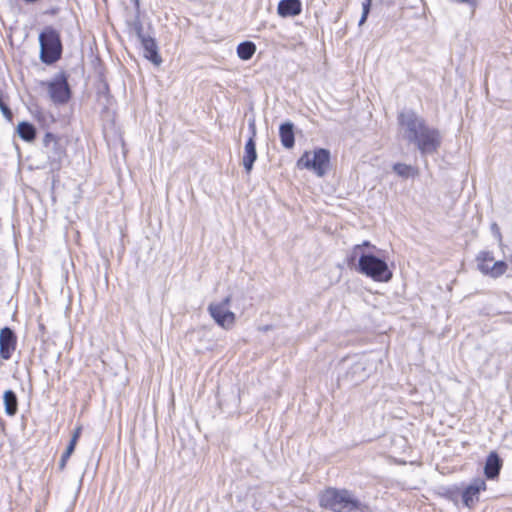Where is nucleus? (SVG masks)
Masks as SVG:
<instances>
[{
    "label": "nucleus",
    "mask_w": 512,
    "mask_h": 512,
    "mask_svg": "<svg viewBox=\"0 0 512 512\" xmlns=\"http://www.w3.org/2000/svg\"><path fill=\"white\" fill-rule=\"evenodd\" d=\"M5 412L9 416H14L18 411V399L14 391L6 390L3 395Z\"/></svg>",
    "instance_id": "a211bd4d"
},
{
    "label": "nucleus",
    "mask_w": 512,
    "mask_h": 512,
    "mask_svg": "<svg viewBox=\"0 0 512 512\" xmlns=\"http://www.w3.org/2000/svg\"><path fill=\"white\" fill-rule=\"evenodd\" d=\"M104 98L106 99V101H109V98L107 95H104Z\"/></svg>",
    "instance_id": "f704fd0d"
},
{
    "label": "nucleus",
    "mask_w": 512,
    "mask_h": 512,
    "mask_svg": "<svg viewBox=\"0 0 512 512\" xmlns=\"http://www.w3.org/2000/svg\"><path fill=\"white\" fill-rule=\"evenodd\" d=\"M137 16L133 22V29L140 44L143 56L155 66H160L163 62L159 54L158 45L154 38L152 25L147 22L144 24L139 15V0H135Z\"/></svg>",
    "instance_id": "7ed1b4c3"
},
{
    "label": "nucleus",
    "mask_w": 512,
    "mask_h": 512,
    "mask_svg": "<svg viewBox=\"0 0 512 512\" xmlns=\"http://www.w3.org/2000/svg\"><path fill=\"white\" fill-rule=\"evenodd\" d=\"M486 483L483 479H475L462 492V501L466 507H472L479 500V493L485 490Z\"/></svg>",
    "instance_id": "ddd939ff"
},
{
    "label": "nucleus",
    "mask_w": 512,
    "mask_h": 512,
    "mask_svg": "<svg viewBox=\"0 0 512 512\" xmlns=\"http://www.w3.org/2000/svg\"><path fill=\"white\" fill-rule=\"evenodd\" d=\"M358 271L377 282H388L393 277L387 263L371 253H362L359 256Z\"/></svg>",
    "instance_id": "20e7f679"
},
{
    "label": "nucleus",
    "mask_w": 512,
    "mask_h": 512,
    "mask_svg": "<svg viewBox=\"0 0 512 512\" xmlns=\"http://www.w3.org/2000/svg\"><path fill=\"white\" fill-rule=\"evenodd\" d=\"M17 132L20 138L27 142H31L36 137L35 127L28 122H20L17 126Z\"/></svg>",
    "instance_id": "6ab92c4d"
},
{
    "label": "nucleus",
    "mask_w": 512,
    "mask_h": 512,
    "mask_svg": "<svg viewBox=\"0 0 512 512\" xmlns=\"http://www.w3.org/2000/svg\"><path fill=\"white\" fill-rule=\"evenodd\" d=\"M17 345V337L14 331L9 327L0 330V357L3 360L11 358Z\"/></svg>",
    "instance_id": "f8f14e48"
},
{
    "label": "nucleus",
    "mask_w": 512,
    "mask_h": 512,
    "mask_svg": "<svg viewBox=\"0 0 512 512\" xmlns=\"http://www.w3.org/2000/svg\"><path fill=\"white\" fill-rule=\"evenodd\" d=\"M43 146L50 167L52 169H59L66 157V150L61 144L60 139L53 133L47 132L43 138Z\"/></svg>",
    "instance_id": "6e6552de"
},
{
    "label": "nucleus",
    "mask_w": 512,
    "mask_h": 512,
    "mask_svg": "<svg viewBox=\"0 0 512 512\" xmlns=\"http://www.w3.org/2000/svg\"><path fill=\"white\" fill-rule=\"evenodd\" d=\"M256 51V46L251 41H245L238 45L237 55L242 60H249L252 58Z\"/></svg>",
    "instance_id": "aec40b11"
},
{
    "label": "nucleus",
    "mask_w": 512,
    "mask_h": 512,
    "mask_svg": "<svg viewBox=\"0 0 512 512\" xmlns=\"http://www.w3.org/2000/svg\"><path fill=\"white\" fill-rule=\"evenodd\" d=\"M322 508L333 512H368V505L361 502L347 489L327 488L319 498Z\"/></svg>",
    "instance_id": "f03ea898"
},
{
    "label": "nucleus",
    "mask_w": 512,
    "mask_h": 512,
    "mask_svg": "<svg viewBox=\"0 0 512 512\" xmlns=\"http://www.w3.org/2000/svg\"><path fill=\"white\" fill-rule=\"evenodd\" d=\"M393 171L403 178L415 177L418 175V169L404 163H396L393 165Z\"/></svg>",
    "instance_id": "412c9836"
},
{
    "label": "nucleus",
    "mask_w": 512,
    "mask_h": 512,
    "mask_svg": "<svg viewBox=\"0 0 512 512\" xmlns=\"http://www.w3.org/2000/svg\"><path fill=\"white\" fill-rule=\"evenodd\" d=\"M75 447H76V445L69 442L66 450L64 451V453L62 455L69 458L72 455V453L74 452Z\"/></svg>",
    "instance_id": "cd10ccee"
},
{
    "label": "nucleus",
    "mask_w": 512,
    "mask_h": 512,
    "mask_svg": "<svg viewBox=\"0 0 512 512\" xmlns=\"http://www.w3.org/2000/svg\"><path fill=\"white\" fill-rule=\"evenodd\" d=\"M23 1H24V2H26V3H35V2H37L38 0H23Z\"/></svg>",
    "instance_id": "2f4dec72"
},
{
    "label": "nucleus",
    "mask_w": 512,
    "mask_h": 512,
    "mask_svg": "<svg viewBox=\"0 0 512 512\" xmlns=\"http://www.w3.org/2000/svg\"><path fill=\"white\" fill-rule=\"evenodd\" d=\"M68 457H65V456H61V459H60V462H59V469L62 471L64 470L65 466H66V463L68 461Z\"/></svg>",
    "instance_id": "c756f323"
},
{
    "label": "nucleus",
    "mask_w": 512,
    "mask_h": 512,
    "mask_svg": "<svg viewBox=\"0 0 512 512\" xmlns=\"http://www.w3.org/2000/svg\"><path fill=\"white\" fill-rule=\"evenodd\" d=\"M0 110L6 119H8V120L12 119V116H13L12 112H11L10 108L4 103L1 92H0Z\"/></svg>",
    "instance_id": "b1692460"
},
{
    "label": "nucleus",
    "mask_w": 512,
    "mask_h": 512,
    "mask_svg": "<svg viewBox=\"0 0 512 512\" xmlns=\"http://www.w3.org/2000/svg\"><path fill=\"white\" fill-rule=\"evenodd\" d=\"M372 368L368 359L365 356H360L351 364L342 378L350 384L358 385L370 376Z\"/></svg>",
    "instance_id": "1a4fd4ad"
},
{
    "label": "nucleus",
    "mask_w": 512,
    "mask_h": 512,
    "mask_svg": "<svg viewBox=\"0 0 512 512\" xmlns=\"http://www.w3.org/2000/svg\"><path fill=\"white\" fill-rule=\"evenodd\" d=\"M257 160V151H256V143L255 140L249 138L244 147V155L242 159V163L244 169L247 174H249L252 169L255 161Z\"/></svg>",
    "instance_id": "2eb2a0df"
},
{
    "label": "nucleus",
    "mask_w": 512,
    "mask_h": 512,
    "mask_svg": "<svg viewBox=\"0 0 512 512\" xmlns=\"http://www.w3.org/2000/svg\"><path fill=\"white\" fill-rule=\"evenodd\" d=\"M40 60L51 65L61 58L62 43L59 32L47 26L39 35Z\"/></svg>",
    "instance_id": "39448f33"
},
{
    "label": "nucleus",
    "mask_w": 512,
    "mask_h": 512,
    "mask_svg": "<svg viewBox=\"0 0 512 512\" xmlns=\"http://www.w3.org/2000/svg\"><path fill=\"white\" fill-rule=\"evenodd\" d=\"M104 98L106 99V101H109V98L107 95H104Z\"/></svg>",
    "instance_id": "72a5a7b5"
},
{
    "label": "nucleus",
    "mask_w": 512,
    "mask_h": 512,
    "mask_svg": "<svg viewBox=\"0 0 512 512\" xmlns=\"http://www.w3.org/2000/svg\"><path fill=\"white\" fill-rule=\"evenodd\" d=\"M279 136L281 144L285 148L291 149L295 144L293 124L291 122L281 124L279 128Z\"/></svg>",
    "instance_id": "f3484780"
},
{
    "label": "nucleus",
    "mask_w": 512,
    "mask_h": 512,
    "mask_svg": "<svg viewBox=\"0 0 512 512\" xmlns=\"http://www.w3.org/2000/svg\"><path fill=\"white\" fill-rule=\"evenodd\" d=\"M492 229H493V231H496L497 236H498L499 238H501V233H500L499 228H498V225H497L496 223H493V224H492Z\"/></svg>",
    "instance_id": "7c9ffc66"
},
{
    "label": "nucleus",
    "mask_w": 512,
    "mask_h": 512,
    "mask_svg": "<svg viewBox=\"0 0 512 512\" xmlns=\"http://www.w3.org/2000/svg\"><path fill=\"white\" fill-rule=\"evenodd\" d=\"M400 133L408 143L415 145L422 156L437 152L441 145L440 132L427 125L424 118L412 109L401 111L397 117Z\"/></svg>",
    "instance_id": "f257e3e1"
},
{
    "label": "nucleus",
    "mask_w": 512,
    "mask_h": 512,
    "mask_svg": "<svg viewBox=\"0 0 512 512\" xmlns=\"http://www.w3.org/2000/svg\"><path fill=\"white\" fill-rule=\"evenodd\" d=\"M457 2L469 6L473 11L477 7V0H457Z\"/></svg>",
    "instance_id": "a878e982"
},
{
    "label": "nucleus",
    "mask_w": 512,
    "mask_h": 512,
    "mask_svg": "<svg viewBox=\"0 0 512 512\" xmlns=\"http://www.w3.org/2000/svg\"><path fill=\"white\" fill-rule=\"evenodd\" d=\"M104 98L106 99V101H109V98L107 95H104Z\"/></svg>",
    "instance_id": "473e14b6"
},
{
    "label": "nucleus",
    "mask_w": 512,
    "mask_h": 512,
    "mask_svg": "<svg viewBox=\"0 0 512 512\" xmlns=\"http://www.w3.org/2000/svg\"><path fill=\"white\" fill-rule=\"evenodd\" d=\"M330 151L325 148H316L313 151H305L297 160L299 169L313 171L318 177H324L330 169Z\"/></svg>",
    "instance_id": "423d86ee"
},
{
    "label": "nucleus",
    "mask_w": 512,
    "mask_h": 512,
    "mask_svg": "<svg viewBox=\"0 0 512 512\" xmlns=\"http://www.w3.org/2000/svg\"><path fill=\"white\" fill-rule=\"evenodd\" d=\"M476 260L478 269L483 274L489 275L493 278L503 275L507 270V264L504 261L494 262L493 265L490 266V263L494 260L490 252H480Z\"/></svg>",
    "instance_id": "9d476101"
},
{
    "label": "nucleus",
    "mask_w": 512,
    "mask_h": 512,
    "mask_svg": "<svg viewBox=\"0 0 512 512\" xmlns=\"http://www.w3.org/2000/svg\"><path fill=\"white\" fill-rule=\"evenodd\" d=\"M363 247H374L373 245H371V243L369 241H364L362 244H358V245H355L353 247V250H352V254H351V258L350 260L351 261H354L358 256H360V250L363 248Z\"/></svg>",
    "instance_id": "5701e85b"
},
{
    "label": "nucleus",
    "mask_w": 512,
    "mask_h": 512,
    "mask_svg": "<svg viewBox=\"0 0 512 512\" xmlns=\"http://www.w3.org/2000/svg\"><path fill=\"white\" fill-rule=\"evenodd\" d=\"M300 0H281L277 6V12L281 17H294L301 13Z\"/></svg>",
    "instance_id": "4468645a"
},
{
    "label": "nucleus",
    "mask_w": 512,
    "mask_h": 512,
    "mask_svg": "<svg viewBox=\"0 0 512 512\" xmlns=\"http://www.w3.org/2000/svg\"><path fill=\"white\" fill-rule=\"evenodd\" d=\"M249 130H250V137L249 138H252L255 140V136H256V125H255V121L254 120H251L249 122Z\"/></svg>",
    "instance_id": "c85d7f7f"
},
{
    "label": "nucleus",
    "mask_w": 512,
    "mask_h": 512,
    "mask_svg": "<svg viewBox=\"0 0 512 512\" xmlns=\"http://www.w3.org/2000/svg\"><path fill=\"white\" fill-rule=\"evenodd\" d=\"M371 3H372V0H365L362 3V15H361V18L359 20V26H362L366 22L367 17H368L369 12H370Z\"/></svg>",
    "instance_id": "4be33fe9"
},
{
    "label": "nucleus",
    "mask_w": 512,
    "mask_h": 512,
    "mask_svg": "<svg viewBox=\"0 0 512 512\" xmlns=\"http://www.w3.org/2000/svg\"><path fill=\"white\" fill-rule=\"evenodd\" d=\"M231 301H232V296L228 295L220 303H215V304H216V306H221L222 308L227 309V307L230 305Z\"/></svg>",
    "instance_id": "bb28decb"
},
{
    "label": "nucleus",
    "mask_w": 512,
    "mask_h": 512,
    "mask_svg": "<svg viewBox=\"0 0 512 512\" xmlns=\"http://www.w3.org/2000/svg\"><path fill=\"white\" fill-rule=\"evenodd\" d=\"M81 432H82V427L81 426L76 427L72 434V437L70 439V443H73L74 445H76L77 441L81 435Z\"/></svg>",
    "instance_id": "393cba45"
},
{
    "label": "nucleus",
    "mask_w": 512,
    "mask_h": 512,
    "mask_svg": "<svg viewBox=\"0 0 512 512\" xmlns=\"http://www.w3.org/2000/svg\"><path fill=\"white\" fill-rule=\"evenodd\" d=\"M208 312L217 325L223 329H231L236 322V315L232 311L216 306L215 303L209 304Z\"/></svg>",
    "instance_id": "9b49d317"
},
{
    "label": "nucleus",
    "mask_w": 512,
    "mask_h": 512,
    "mask_svg": "<svg viewBox=\"0 0 512 512\" xmlns=\"http://www.w3.org/2000/svg\"><path fill=\"white\" fill-rule=\"evenodd\" d=\"M502 460L496 452H491L485 463L484 473L488 479L496 478L501 470Z\"/></svg>",
    "instance_id": "dca6fc26"
},
{
    "label": "nucleus",
    "mask_w": 512,
    "mask_h": 512,
    "mask_svg": "<svg viewBox=\"0 0 512 512\" xmlns=\"http://www.w3.org/2000/svg\"><path fill=\"white\" fill-rule=\"evenodd\" d=\"M43 85L47 86L49 97L55 104H65L69 101L71 91L65 72L57 73L51 81Z\"/></svg>",
    "instance_id": "0eeeda50"
}]
</instances>
